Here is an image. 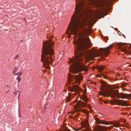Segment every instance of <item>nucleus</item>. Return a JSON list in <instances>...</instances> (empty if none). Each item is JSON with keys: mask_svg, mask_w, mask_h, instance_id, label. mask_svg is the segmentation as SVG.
<instances>
[{"mask_svg": "<svg viewBox=\"0 0 131 131\" xmlns=\"http://www.w3.org/2000/svg\"><path fill=\"white\" fill-rule=\"evenodd\" d=\"M91 25L90 27L88 26L86 27L85 25H70L68 27V31L70 30L72 34H79L81 36L80 40L76 43L77 49L74 51L75 58L72 60L73 65L69 69L70 71L73 73H76L83 71L85 72L88 69L84 65L81 64L82 63L80 61L85 57L89 59L96 56V52L94 50H86L90 47V40L87 36L88 34L92 32V30L88 28L92 27L93 25Z\"/></svg>", "mask_w": 131, "mask_h": 131, "instance_id": "obj_1", "label": "nucleus"}, {"mask_svg": "<svg viewBox=\"0 0 131 131\" xmlns=\"http://www.w3.org/2000/svg\"><path fill=\"white\" fill-rule=\"evenodd\" d=\"M52 42L46 41L43 43L41 61L43 62L44 67L46 69L50 68L49 64L53 61L54 57V50L51 47Z\"/></svg>", "mask_w": 131, "mask_h": 131, "instance_id": "obj_2", "label": "nucleus"}, {"mask_svg": "<svg viewBox=\"0 0 131 131\" xmlns=\"http://www.w3.org/2000/svg\"><path fill=\"white\" fill-rule=\"evenodd\" d=\"M102 84L101 91L99 92L100 95L104 96H110L113 98L117 97L119 98L131 99V94H122L120 96L118 90H111L107 84L104 82H102Z\"/></svg>", "mask_w": 131, "mask_h": 131, "instance_id": "obj_3", "label": "nucleus"}, {"mask_svg": "<svg viewBox=\"0 0 131 131\" xmlns=\"http://www.w3.org/2000/svg\"><path fill=\"white\" fill-rule=\"evenodd\" d=\"M118 45L119 49L122 52H127L129 54H131V48H127L125 44L122 43H119Z\"/></svg>", "mask_w": 131, "mask_h": 131, "instance_id": "obj_4", "label": "nucleus"}, {"mask_svg": "<svg viewBox=\"0 0 131 131\" xmlns=\"http://www.w3.org/2000/svg\"><path fill=\"white\" fill-rule=\"evenodd\" d=\"M86 102H82L81 100L79 101L76 104V105L73 106L74 107L75 112H72V114H74L75 112L80 111L79 110H78L77 109L82 107H86Z\"/></svg>", "mask_w": 131, "mask_h": 131, "instance_id": "obj_5", "label": "nucleus"}, {"mask_svg": "<svg viewBox=\"0 0 131 131\" xmlns=\"http://www.w3.org/2000/svg\"><path fill=\"white\" fill-rule=\"evenodd\" d=\"M69 80L70 81H72V78L73 77L75 80V82L76 83L78 84H80V83L81 81L82 80L83 78V77L80 74H79L73 76L70 74H69Z\"/></svg>", "mask_w": 131, "mask_h": 131, "instance_id": "obj_6", "label": "nucleus"}, {"mask_svg": "<svg viewBox=\"0 0 131 131\" xmlns=\"http://www.w3.org/2000/svg\"><path fill=\"white\" fill-rule=\"evenodd\" d=\"M110 104H112L114 102L116 103L117 105H119L125 106H127L129 105L127 103V101H124L123 100L117 99L115 100L114 102L110 101Z\"/></svg>", "mask_w": 131, "mask_h": 131, "instance_id": "obj_7", "label": "nucleus"}, {"mask_svg": "<svg viewBox=\"0 0 131 131\" xmlns=\"http://www.w3.org/2000/svg\"><path fill=\"white\" fill-rule=\"evenodd\" d=\"M112 45H110L108 47L104 48H102L101 49L102 53L104 56L107 57L108 54L110 53V49L112 47Z\"/></svg>", "mask_w": 131, "mask_h": 131, "instance_id": "obj_8", "label": "nucleus"}, {"mask_svg": "<svg viewBox=\"0 0 131 131\" xmlns=\"http://www.w3.org/2000/svg\"><path fill=\"white\" fill-rule=\"evenodd\" d=\"M69 90L71 92H78L81 90V89L80 88L76 85H74L72 86V88L71 87L69 88Z\"/></svg>", "mask_w": 131, "mask_h": 131, "instance_id": "obj_9", "label": "nucleus"}, {"mask_svg": "<svg viewBox=\"0 0 131 131\" xmlns=\"http://www.w3.org/2000/svg\"><path fill=\"white\" fill-rule=\"evenodd\" d=\"M95 120L96 124H103L105 125H108L109 124L108 122H106L104 120H100L99 118L97 117L95 118Z\"/></svg>", "mask_w": 131, "mask_h": 131, "instance_id": "obj_10", "label": "nucleus"}, {"mask_svg": "<svg viewBox=\"0 0 131 131\" xmlns=\"http://www.w3.org/2000/svg\"><path fill=\"white\" fill-rule=\"evenodd\" d=\"M104 68L105 67L104 66H100V67H97L96 68V69H98L99 71L101 73V74L100 75L101 76H103L104 78L107 79V77L103 73L101 72L103 70Z\"/></svg>", "mask_w": 131, "mask_h": 131, "instance_id": "obj_11", "label": "nucleus"}, {"mask_svg": "<svg viewBox=\"0 0 131 131\" xmlns=\"http://www.w3.org/2000/svg\"><path fill=\"white\" fill-rule=\"evenodd\" d=\"M83 127L86 128L84 130L85 131H89L90 128L89 125V123L87 122H85L83 125Z\"/></svg>", "mask_w": 131, "mask_h": 131, "instance_id": "obj_12", "label": "nucleus"}, {"mask_svg": "<svg viewBox=\"0 0 131 131\" xmlns=\"http://www.w3.org/2000/svg\"><path fill=\"white\" fill-rule=\"evenodd\" d=\"M80 99L84 102H86L88 101V99L85 95H83L82 96H80Z\"/></svg>", "mask_w": 131, "mask_h": 131, "instance_id": "obj_13", "label": "nucleus"}, {"mask_svg": "<svg viewBox=\"0 0 131 131\" xmlns=\"http://www.w3.org/2000/svg\"><path fill=\"white\" fill-rule=\"evenodd\" d=\"M14 94L16 96H17V95H18V99L20 94V92L19 91H16V90H15V91L14 92Z\"/></svg>", "mask_w": 131, "mask_h": 131, "instance_id": "obj_14", "label": "nucleus"}, {"mask_svg": "<svg viewBox=\"0 0 131 131\" xmlns=\"http://www.w3.org/2000/svg\"><path fill=\"white\" fill-rule=\"evenodd\" d=\"M72 128L73 130L74 131H80L82 128L81 127L79 128H78L77 129H76L75 128L73 127Z\"/></svg>", "mask_w": 131, "mask_h": 131, "instance_id": "obj_15", "label": "nucleus"}, {"mask_svg": "<svg viewBox=\"0 0 131 131\" xmlns=\"http://www.w3.org/2000/svg\"><path fill=\"white\" fill-rule=\"evenodd\" d=\"M18 70L17 69V68L16 67H15L13 71V74L14 75H16V72Z\"/></svg>", "mask_w": 131, "mask_h": 131, "instance_id": "obj_16", "label": "nucleus"}, {"mask_svg": "<svg viewBox=\"0 0 131 131\" xmlns=\"http://www.w3.org/2000/svg\"><path fill=\"white\" fill-rule=\"evenodd\" d=\"M112 124L114 126L116 127H118L119 126V124L117 123H113Z\"/></svg>", "mask_w": 131, "mask_h": 131, "instance_id": "obj_17", "label": "nucleus"}, {"mask_svg": "<svg viewBox=\"0 0 131 131\" xmlns=\"http://www.w3.org/2000/svg\"><path fill=\"white\" fill-rule=\"evenodd\" d=\"M104 11H108L110 9V8L108 7H105L103 8Z\"/></svg>", "mask_w": 131, "mask_h": 131, "instance_id": "obj_18", "label": "nucleus"}, {"mask_svg": "<svg viewBox=\"0 0 131 131\" xmlns=\"http://www.w3.org/2000/svg\"><path fill=\"white\" fill-rule=\"evenodd\" d=\"M23 73V72L22 71L18 72L17 73H16V75H18V76L22 75Z\"/></svg>", "mask_w": 131, "mask_h": 131, "instance_id": "obj_19", "label": "nucleus"}, {"mask_svg": "<svg viewBox=\"0 0 131 131\" xmlns=\"http://www.w3.org/2000/svg\"><path fill=\"white\" fill-rule=\"evenodd\" d=\"M71 100V97L70 95H69L67 98L66 101H70Z\"/></svg>", "mask_w": 131, "mask_h": 131, "instance_id": "obj_20", "label": "nucleus"}, {"mask_svg": "<svg viewBox=\"0 0 131 131\" xmlns=\"http://www.w3.org/2000/svg\"><path fill=\"white\" fill-rule=\"evenodd\" d=\"M17 79L18 80V82H19V81H20L21 80V79L19 77V76H18L17 78Z\"/></svg>", "mask_w": 131, "mask_h": 131, "instance_id": "obj_21", "label": "nucleus"}, {"mask_svg": "<svg viewBox=\"0 0 131 131\" xmlns=\"http://www.w3.org/2000/svg\"><path fill=\"white\" fill-rule=\"evenodd\" d=\"M115 0H107V1L108 2H113L115 1Z\"/></svg>", "mask_w": 131, "mask_h": 131, "instance_id": "obj_22", "label": "nucleus"}, {"mask_svg": "<svg viewBox=\"0 0 131 131\" xmlns=\"http://www.w3.org/2000/svg\"><path fill=\"white\" fill-rule=\"evenodd\" d=\"M18 57V55H16L15 57V59H17Z\"/></svg>", "mask_w": 131, "mask_h": 131, "instance_id": "obj_23", "label": "nucleus"}, {"mask_svg": "<svg viewBox=\"0 0 131 131\" xmlns=\"http://www.w3.org/2000/svg\"><path fill=\"white\" fill-rule=\"evenodd\" d=\"M79 114L78 113L77 114H75V116L76 117H78V116L79 115Z\"/></svg>", "mask_w": 131, "mask_h": 131, "instance_id": "obj_24", "label": "nucleus"}, {"mask_svg": "<svg viewBox=\"0 0 131 131\" xmlns=\"http://www.w3.org/2000/svg\"><path fill=\"white\" fill-rule=\"evenodd\" d=\"M104 102L105 103H108V101H104Z\"/></svg>", "mask_w": 131, "mask_h": 131, "instance_id": "obj_25", "label": "nucleus"}, {"mask_svg": "<svg viewBox=\"0 0 131 131\" xmlns=\"http://www.w3.org/2000/svg\"><path fill=\"white\" fill-rule=\"evenodd\" d=\"M78 98V97H77V99H76V100H77V99Z\"/></svg>", "mask_w": 131, "mask_h": 131, "instance_id": "obj_26", "label": "nucleus"}, {"mask_svg": "<svg viewBox=\"0 0 131 131\" xmlns=\"http://www.w3.org/2000/svg\"><path fill=\"white\" fill-rule=\"evenodd\" d=\"M9 91L8 90L7 92H6V93H7Z\"/></svg>", "mask_w": 131, "mask_h": 131, "instance_id": "obj_27", "label": "nucleus"}, {"mask_svg": "<svg viewBox=\"0 0 131 131\" xmlns=\"http://www.w3.org/2000/svg\"><path fill=\"white\" fill-rule=\"evenodd\" d=\"M76 102V100H75V101H74V102L73 103H74V102Z\"/></svg>", "mask_w": 131, "mask_h": 131, "instance_id": "obj_28", "label": "nucleus"}, {"mask_svg": "<svg viewBox=\"0 0 131 131\" xmlns=\"http://www.w3.org/2000/svg\"><path fill=\"white\" fill-rule=\"evenodd\" d=\"M93 84H94L95 83H93Z\"/></svg>", "mask_w": 131, "mask_h": 131, "instance_id": "obj_29", "label": "nucleus"}]
</instances>
